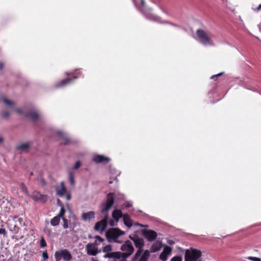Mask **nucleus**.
I'll return each mask as SVG.
<instances>
[{
    "mask_svg": "<svg viewBox=\"0 0 261 261\" xmlns=\"http://www.w3.org/2000/svg\"><path fill=\"white\" fill-rule=\"evenodd\" d=\"M63 84H67L68 83H66V82H65V83H62Z\"/></svg>",
    "mask_w": 261,
    "mask_h": 261,
    "instance_id": "4d7b16f0",
    "label": "nucleus"
},
{
    "mask_svg": "<svg viewBox=\"0 0 261 261\" xmlns=\"http://www.w3.org/2000/svg\"><path fill=\"white\" fill-rule=\"evenodd\" d=\"M112 250V247L111 245H107L105 246L102 249V251L103 252H106V253H109Z\"/></svg>",
    "mask_w": 261,
    "mask_h": 261,
    "instance_id": "a878e982",
    "label": "nucleus"
},
{
    "mask_svg": "<svg viewBox=\"0 0 261 261\" xmlns=\"http://www.w3.org/2000/svg\"><path fill=\"white\" fill-rule=\"evenodd\" d=\"M42 257L44 259V261H46L48 258V255L46 250L43 252Z\"/></svg>",
    "mask_w": 261,
    "mask_h": 261,
    "instance_id": "c9c22d12",
    "label": "nucleus"
},
{
    "mask_svg": "<svg viewBox=\"0 0 261 261\" xmlns=\"http://www.w3.org/2000/svg\"><path fill=\"white\" fill-rule=\"evenodd\" d=\"M40 246L41 248H44L47 246L46 241L43 237L41 238Z\"/></svg>",
    "mask_w": 261,
    "mask_h": 261,
    "instance_id": "c756f323",
    "label": "nucleus"
},
{
    "mask_svg": "<svg viewBox=\"0 0 261 261\" xmlns=\"http://www.w3.org/2000/svg\"><path fill=\"white\" fill-rule=\"evenodd\" d=\"M11 218H12V220L9 222L8 228L11 231L15 234H17L20 229L19 226H18L16 223V219L18 218V217L15 216H12Z\"/></svg>",
    "mask_w": 261,
    "mask_h": 261,
    "instance_id": "9d476101",
    "label": "nucleus"
},
{
    "mask_svg": "<svg viewBox=\"0 0 261 261\" xmlns=\"http://www.w3.org/2000/svg\"><path fill=\"white\" fill-rule=\"evenodd\" d=\"M10 115V113L8 111H6L2 113V116L4 118H7Z\"/></svg>",
    "mask_w": 261,
    "mask_h": 261,
    "instance_id": "4c0bfd02",
    "label": "nucleus"
},
{
    "mask_svg": "<svg viewBox=\"0 0 261 261\" xmlns=\"http://www.w3.org/2000/svg\"><path fill=\"white\" fill-rule=\"evenodd\" d=\"M86 250L87 253L89 255L95 256L97 253L100 252V250L98 248H96L91 243H88L86 245Z\"/></svg>",
    "mask_w": 261,
    "mask_h": 261,
    "instance_id": "9b49d317",
    "label": "nucleus"
},
{
    "mask_svg": "<svg viewBox=\"0 0 261 261\" xmlns=\"http://www.w3.org/2000/svg\"><path fill=\"white\" fill-rule=\"evenodd\" d=\"M31 175H33V172H31V174H30Z\"/></svg>",
    "mask_w": 261,
    "mask_h": 261,
    "instance_id": "13d9d810",
    "label": "nucleus"
},
{
    "mask_svg": "<svg viewBox=\"0 0 261 261\" xmlns=\"http://www.w3.org/2000/svg\"><path fill=\"white\" fill-rule=\"evenodd\" d=\"M94 238L96 239L95 242L91 244H93L96 248H98V246L100 245V243H102L104 241V239L101 238L99 236H96L94 237Z\"/></svg>",
    "mask_w": 261,
    "mask_h": 261,
    "instance_id": "4be33fe9",
    "label": "nucleus"
},
{
    "mask_svg": "<svg viewBox=\"0 0 261 261\" xmlns=\"http://www.w3.org/2000/svg\"><path fill=\"white\" fill-rule=\"evenodd\" d=\"M3 141V139L2 137H0V143Z\"/></svg>",
    "mask_w": 261,
    "mask_h": 261,
    "instance_id": "8fccbe9b",
    "label": "nucleus"
},
{
    "mask_svg": "<svg viewBox=\"0 0 261 261\" xmlns=\"http://www.w3.org/2000/svg\"><path fill=\"white\" fill-rule=\"evenodd\" d=\"M18 221L20 225H21L22 222L23 221V219L21 218H17L16 219V221Z\"/></svg>",
    "mask_w": 261,
    "mask_h": 261,
    "instance_id": "37998d69",
    "label": "nucleus"
},
{
    "mask_svg": "<svg viewBox=\"0 0 261 261\" xmlns=\"http://www.w3.org/2000/svg\"><path fill=\"white\" fill-rule=\"evenodd\" d=\"M123 219L124 223L126 226H127L129 228L132 226V221L127 215L124 214L123 217Z\"/></svg>",
    "mask_w": 261,
    "mask_h": 261,
    "instance_id": "412c9836",
    "label": "nucleus"
},
{
    "mask_svg": "<svg viewBox=\"0 0 261 261\" xmlns=\"http://www.w3.org/2000/svg\"><path fill=\"white\" fill-rule=\"evenodd\" d=\"M172 248L168 246H166L160 255V258L163 261H166L167 259V256L171 253Z\"/></svg>",
    "mask_w": 261,
    "mask_h": 261,
    "instance_id": "ddd939ff",
    "label": "nucleus"
},
{
    "mask_svg": "<svg viewBox=\"0 0 261 261\" xmlns=\"http://www.w3.org/2000/svg\"><path fill=\"white\" fill-rule=\"evenodd\" d=\"M109 224L111 226H114L115 225L114 221L113 220H110L109 221Z\"/></svg>",
    "mask_w": 261,
    "mask_h": 261,
    "instance_id": "c03bdc74",
    "label": "nucleus"
},
{
    "mask_svg": "<svg viewBox=\"0 0 261 261\" xmlns=\"http://www.w3.org/2000/svg\"><path fill=\"white\" fill-rule=\"evenodd\" d=\"M67 79L61 82H71L83 77L82 72L80 69H75L70 72H66Z\"/></svg>",
    "mask_w": 261,
    "mask_h": 261,
    "instance_id": "6e6552de",
    "label": "nucleus"
},
{
    "mask_svg": "<svg viewBox=\"0 0 261 261\" xmlns=\"http://www.w3.org/2000/svg\"><path fill=\"white\" fill-rule=\"evenodd\" d=\"M114 193H110L107 195V199L106 203L101 205V212L102 213H107L114 202Z\"/></svg>",
    "mask_w": 261,
    "mask_h": 261,
    "instance_id": "0eeeda50",
    "label": "nucleus"
},
{
    "mask_svg": "<svg viewBox=\"0 0 261 261\" xmlns=\"http://www.w3.org/2000/svg\"><path fill=\"white\" fill-rule=\"evenodd\" d=\"M121 250L123 252H121L122 258L128 257L134 251V248L133 244L129 240L126 241L121 246Z\"/></svg>",
    "mask_w": 261,
    "mask_h": 261,
    "instance_id": "39448f33",
    "label": "nucleus"
},
{
    "mask_svg": "<svg viewBox=\"0 0 261 261\" xmlns=\"http://www.w3.org/2000/svg\"><path fill=\"white\" fill-rule=\"evenodd\" d=\"M24 116L30 117L33 121L37 120L39 118V115L37 112H27L24 114Z\"/></svg>",
    "mask_w": 261,
    "mask_h": 261,
    "instance_id": "6ab92c4d",
    "label": "nucleus"
},
{
    "mask_svg": "<svg viewBox=\"0 0 261 261\" xmlns=\"http://www.w3.org/2000/svg\"><path fill=\"white\" fill-rule=\"evenodd\" d=\"M62 219H63V228H65H65H67L68 227L67 219H66L65 218H63Z\"/></svg>",
    "mask_w": 261,
    "mask_h": 261,
    "instance_id": "72a5a7b5",
    "label": "nucleus"
},
{
    "mask_svg": "<svg viewBox=\"0 0 261 261\" xmlns=\"http://www.w3.org/2000/svg\"><path fill=\"white\" fill-rule=\"evenodd\" d=\"M30 144L29 143H25L21 144L16 147L17 150H25L29 148Z\"/></svg>",
    "mask_w": 261,
    "mask_h": 261,
    "instance_id": "b1692460",
    "label": "nucleus"
},
{
    "mask_svg": "<svg viewBox=\"0 0 261 261\" xmlns=\"http://www.w3.org/2000/svg\"><path fill=\"white\" fill-rule=\"evenodd\" d=\"M122 217H123V215L121 210H115L113 211L112 213V217L117 222H118L119 220Z\"/></svg>",
    "mask_w": 261,
    "mask_h": 261,
    "instance_id": "a211bd4d",
    "label": "nucleus"
},
{
    "mask_svg": "<svg viewBox=\"0 0 261 261\" xmlns=\"http://www.w3.org/2000/svg\"><path fill=\"white\" fill-rule=\"evenodd\" d=\"M202 252L200 250L192 247L186 250L185 255V261H202L200 257Z\"/></svg>",
    "mask_w": 261,
    "mask_h": 261,
    "instance_id": "7ed1b4c3",
    "label": "nucleus"
},
{
    "mask_svg": "<svg viewBox=\"0 0 261 261\" xmlns=\"http://www.w3.org/2000/svg\"><path fill=\"white\" fill-rule=\"evenodd\" d=\"M224 74V72H220L219 73H218L217 74H215V75H212L211 77V79L212 80H213L214 81H217L218 80V78L220 76H221L222 75H223Z\"/></svg>",
    "mask_w": 261,
    "mask_h": 261,
    "instance_id": "7c9ffc66",
    "label": "nucleus"
},
{
    "mask_svg": "<svg viewBox=\"0 0 261 261\" xmlns=\"http://www.w3.org/2000/svg\"><path fill=\"white\" fill-rule=\"evenodd\" d=\"M196 35L199 42L204 45H213L212 34L202 29H198L196 31Z\"/></svg>",
    "mask_w": 261,
    "mask_h": 261,
    "instance_id": "f03ea898",
    "label": "nucleus"
},
{
    "mask_svg": "<svg viewBox=\"0 0 261 261\" xmlns=\"http://www.w3.org/2000/svg\"><path fill=\"white\" fill-rule=\"evenodd\" d=\"M162 247V244L160 242H156L153 243L150 248V251L151 252H155L159 251Z\"/></svg>",
    "mask_w": 261,
    "mask_h": 261,
    "instance_id": "aec40b11",
    "label": "nucleus"
},
{
    "mask_svg": "<svg viewBox=\"0 0 261 261\" xmlns=\"http://www.w3.org/2000/svg\"><path fill=\"white\" fill-rule=\"evenodd\" d=\"M57 194L60 196H63L66 193L67 190L63 181L60 182V186L56 188Z\"/></svg>",
    "mask_w": 261,
    "mask_h": 261,
    "instance_id": "4468645a",
    "label": "nucleus"
},
{
    "mask_svg": "<svg viewBox=\"0 0 261 261\" xmlns=\"http://www.w3.org/2000/svg\"><path fill=\"white\" fill-rule=\"evenodd\" d=\"M4 67V64L2 62H0V71H2Z\"/></svg>",
    "mask_w": 261,
    "mask_h": 261,
    "instance_id": "a18cd8bd",
    "label": "nucleus"
},
{
    "mask_svg": "<svg viewBox=\"0 0 261 261\" xmlns=\"http://www.w3.org/2000/svg\"><path fill=\"white\" fill-rule=\"evenodd\" d=\"M125 234L124 231L120 230L118 228H113L109 229L106 233V236L109 242L121 243L119 242L118 238Z\"/></svg>",
    "mask_w": 261,
    "mask_h": 261,
    "instance_id": "20e7f679",
    "label": "nucleus"
},
{
    "mask_svg": "<svg viewBox=\"0 0 261 261\" xmlns=\"http://www.w3.org/2000/svg\"><path fill=\"white\" fill-rule=\"evenodd\" d=\"M43 231H44V232L45 234H46L47 236H50L51 235V231L50 229H49L47 227H46L44 228Z\"/></svg>",
    "mask_w": 261,
    "mask_h": 261,
    "instance_id": "f704fd0d",
    "label": "nucleus"
},
{
    "mask_svg": "<svg viewBox=\"0 0 261 261\" xmlns=\"http://www.w3.org/2000/svg\"><path fill=\"white\" fill-rule=\"evenodd\" d=\"M89 238H92L91 236H90H90H89Z\"/></svg>",
    "mask_w": 261,
    "mask_h": 261,
    "instance_id": "6e6d98bb",
    "label": "nucleus"
},
{
    "mask_svg": "<svg viewBox=\"0 0 261 261\" xmlns=\"http://www.w3.org/2000/svg\"><path fill=\"white\" fill-rule=\"evenodd\" d=\"M81 165V164L80 161H77V162L75 163V164H74V169H79V168L80 167Z\"/></svg>",
    "mask_w": 261,
    "mask_h": 261,
    "instance_id": "58836bf2",
    "label": "nucleus"
},
{
    "mask_svg": "<svg viewBox=\"0 0 261 261\" xmlns=\"http://www.w3.org/2000/svg\"><path fill=\"white\" fill-rule=\"evenodd\" d=\"M256 9L257 11L261 10V4L257 7Z\"/></svg>",
    "mask_w": 261,
    "mask_h": 261,
    "instance_id": "de8ad7c7",
    "label": "nucleus"
},
{
    "mask_svg": "<svg viewBox=\"0 0 261 261\" xmlns=\"http://www.w3.org/2000/svg\"><path fill=\"white\" fill-rule=\"evenodd\" d=\"M65 213V210L64 206L62 205L60 208V212L57 216L58 217H59L60 218H64Z\"/></svg>",
    "mask_w": 261,
    "mask_h": 261,
    "instance_id": "bb28decb",
    "label": "nucleus"
},
{
    "mask_svg": "<svg viewBox=\"0 0 261 261\" xmlns=\"http://www.w3.org/2000/svg\"><path fill=\"white\" fill-rule=\"evenodd\" d=\"M108 215L107 214L105 216L102 220L97 222L94 227V229L96 231L101 230L102 231H104L107 227L108 225Z\"/></svg>",
    "mask_w": 261,
    "mask_h": 261,
    "instance_id": "1a4fd4ad",
    "label": "nucleus"
},
{
    "mask_svg": "<svg viewBox=\"0 0 261 261\" xmlns=\"http://www.w3.org/2000/svg\"><path fill=\"white\" fill-rule=\"evenodd\" d=\"M15 111L16 113L20 114H23L24 115V114L27 112H23V110L21 109H16Z\"/></svg>",
    "mask_w": 261,
    "mask_h": 261,
    "instance_id": "ea45409f",
    "label": "nucleus"
},
{
    "mask_svg": "<svg viewBox=\"0 0 261 261\" xmlns=\"http://www.w3.org/2000/svg\"><path fill=\"white\" fill-rule=\"evenodd\" d=\"M126 258H122V259H120L119 261H127V260H126Z\"/></svg>",
    "mask_w": 261,
    "mask_h": 261,
    "instance_id": "09e8293b",
    "label": "nucleus"
},
{
    "mask_svg": "<svg viewBox=\"0 0 261 261\" xmlns=\"http://www.w3.org/2000/svg\"><path fill=\"white\" fill-rule=\"evenodd\" d=\"M130 239L134 242L135 246L138 248L137 251L133 257L132 261H136L139 257L140 258L138 261H147L150 256V252L148 250H146L142 253V248L144 245L143 240L138 237L135 238H130Z\"/></svg>",
    "mask_w": 261,
    "mask_h": 261,
    "instance_id": "f257e3e1",
    "label": "nucleus"
},
{
    "mask_svg": "<svg viewBox=\"0 0 261 261\" xmlns=\"http://www.w3.org/2000/svg\"><path fill=\"white\" fill-rule=\"evenodd\" d=\"M105 258H113L120 259L122 258L121 252L119 251L117 252H110L105 254L103 256Z\"/></svg>",
    "mask_w": 261,
    "mask_h": 261,
    "instance_id": "2eb2a0df",
    "label": "nucleus"
},
{
    "mask_svg": "<svg viewBox=\"0 0 261 261\" xmlns=\"http://www.w3.org/2000/svg\"><path fill=\"white\" fill-rule=\"evenodd\" d=\"M95 212L93 211H90L87 213H84L82 214V218L84 221H87L95 218Z\"/></svg>",
    "mask_w": 261,
    "mask_h": 261,
    "instance_id": "f3484780",
    "label": "nucleus"
},
{
    "mask_svg": "<svg viewBox=\"0 0 261 261\" xmlns=\"http://www.w3.org/2000/svg\"><path fill=\"white\" fill-rule=\"evenodd\" d=\"M248 259L252 261H261L259 258L256 257L249 256L248 257Z\"/></svg>",
    "mask_w": 261,
    "mask_h": 261,
    "instance_id": "e433bc0d",
    "label": "nucleus"
},
{
    "mask_svg": "<svg viewBox=\"0 0 261 261\" xmlns=\"http://www.w3.org/2000/svg\"><path fill=\"white\" fill-rule=\"evenodd\" d=\"M60 136L62 137L63 140L65 141V144H68L70 143L69 139L66 135L61 133H60Z\"/></svg>",
    "mask_w": 261,
    "mask_h": 261,
    "instance_id": "cd10ccee",
    "label": "nucleus"
},
{
    "mask_svg": "<svg viewBox=\"0 0 261 261\" xmlns=\"http://www.w3.org/2000/svg\"><path fill=\"white\" fill-rule=\"evenodd\" d=\"M74 173L73 172H70L69 173V180L72 186H74L75 181L74 178Z\"/></svg>",
    "mask_w": 261,
    "mask_h": 261,
    "instance_id": "393cba45",
    "label": "nucleus"
},
{
    "mask_svg": "<svg viewBox=\"0 0 261 261\" xmlns=\"http://www.w3.org/2000/svg\"><path fill=\"white\" fill-rule=\"evenodd\" d=\"M66 199L67 200H70L71 199V195L69 193L67 194L66 195Z\"/></svg>",
    "mask_w": 261,
    "mask_h": 261,
    "instance_id": "49530a36",
    "label": "nucleus"
},
{
    "mask_svg": "<svg viewBox=\"0 0 261 261\" xmlns=\"http://www.w3.org/2000/svg\"><path fill=\"white\" fill-rule=\"evenodd\" d=\"M182 258L181 256H174L171 259V261H182Z\"/></svg>",
    "mask_w": 261,
    "mask_h": 261,
    "instance_id": "473e14b6",
    "label": "nucleus"
},
{
    "mask_svg": "<svg viewBox=\"0 0 261 261\" xmlns=\"http://www.w3.org/2000/svg\"><path fill=\"white\" fill-rule=\"evenodd\" d=\"M113 183V181H110L109 182V184H112Z\"/></svg>",
    "mask_w": 261,
    "mask_h": 261,
    "instance_id": "603ef678",
    "label": "nucleus"
},
{
    "mask_svg": "<svg viewBox=\"0 0 261 261\" xmlns=\"http://www.w3.org/2000/svg\"><path fill=\"white\" fill-rule=\"evenodd\" d=\"M3 100L4 101V102L5 103V105L8 106H13L14 104V103L12 101H10L8 99H7V98H4L3 99Z\"/></svg>",
    "mask_w": 261,
    "mask_h": 261,
    "instance_id": "c85d7f7f",
    "label": "nucleus"
},
{
    "mask_svg": "<svg viewBox=\"0 0 261 261\" xmlns=\"http://www.w3.org/2000/svg\"><path fill=\"white\" fill-rule=\"evenodd\" d=\"M92 261H97V260L94 259V258H92Z\"/></svg>",
    "mask_w": 261,
    "mask_h": 261,
    "instance_id": "864d4df0",
    "label": "nucleus"
},
{
    "mask_svg": "<svg viewBox=\"0 0 261 261\" xmlns=\"http://www.w3.org/2000/svg\"><path fill=\"white\" fill-rule=\"evenodd\" d=\"M168 244H169L170 245H173L175 244V242L173 240H169L167 241Z\"/></svg>",
    "mask_w": 261,
    "mask_h": 261,
    "instance_id": "79ce46f5",
    "label": "nucleus"
},
{
    "mask_svg": "<svg viewBox=\"0 0 261 261\" xmlns=\"http://www.w3.org/2000/svg\"><path fill=\"white\" fill-rule=\"evenodd\" d=\"M61 218L56 216L52 218L50 220V224L53 226H57L59 224Z\"/></svg>",
    "mask_w": 261,
    "mask_h": 261,
    "instance_id": "5701e85b",
    "label": "nucleus"
},
{
    "mask_svg": "<svg viewBox=\"0 0 261 261\" xmlns=\"http://www.w3.org/2000/svg\"><path fill=\"white\" fill-rule=\"evenodd\" d=\"M93 160L97 163H100L102 162H108L110 160L108 158L105 157L103 155H96L94 156Z\"/></svg>",
    "mask_w": 261,
    "mask_h": 261,
    "instance_id": "dca6fc26",
    "label": "nucleus"
},
{
    "mask_svg": "<svg viewBox=\"0 0 261 261\" xmlns=\"http://www.w3.org/2000/svg\"><path fill=\"white\" fill-rule=\"evenodd\" d=\"M171 24L175 27H178V25H177V24H175L171 23Z\"/></svg>",
    "mask_w": 261,
    "mask_h": 261,
    "instance_id": "3c124183",
    "label": "nucleus"
},
{
    "mask_svg": "<svg viewBox=\"0 0 261 261\" xmlns=\"http://www.w3.org/2000/svg\"><path fill=\"white\" fill-rule=\"evenodd\" d=\"M20 188L22 192L26 194H29L28 189L24 183H21Z\"/></svg>",
    "mask_w": 261,
    "mask_h": 261,
    "instance_id": "2f4dec72",
    "label": "nucleus"
},
{
    "mask_svg": "<svg viewBox=\"0 0 261 261\" xmlns=\"http://www.w3.org/2000/svg\"><path fill=\"white\" fill-rule=\"evenodd\" d=\"M55 258L56 261H60L62 259L64 261H70L72 259V256L68 250L63 249L55 252Z\"/></svg>",
    "mask_w": 261,
    "mask_h": 261,
    "instance_id": "423d86ee",
    "label": "nucleus"
},
{
    "mask_svg": "<svg viewBox=\"0 0 261 261\" xmlns=\"http://www.w3.org/2000/svg\"><path fill=\"white\" fill-rule=\"evenodd\" d=\"M142 5H144V1L143 0H142Z\"/></svg>",
    "mask_w": 261,
    "mask_h": 261,
    "instance_id": "5fc2aeb1",
    "label": "nucleus"
},
{
    "mask_svg": "<svg viewBox=\"0 0 261 261\" xmlns=\"http://www.w3.org/2000/svg\"><path fill=\"white\" fill-rule=\"evenodd\" d=\"M0 234L5 236L6 234V231L4 228H0Z\"/></svg>",
    "mask_w": 261,
    "mask_h": 261,
    "instance_id": "a19ab883",
    "label": "nucleus"
},
{
    "mask_svg": "<svg viewBox=\"0 0 261 261\" xmlns=\"http://www.w3.org/2000/svg\"><path fill=\"white\" fill-rule=\"evenodd\" d=\"M144 237L150 242L154 241L157 237V233L152 230H146L143 231Z\"/></svg>",
    "mask_w": 261,
    "mask_h": 261,
    "instance_id": "f8f14e48",
    "label": "nucleus"
}]
</instances>
